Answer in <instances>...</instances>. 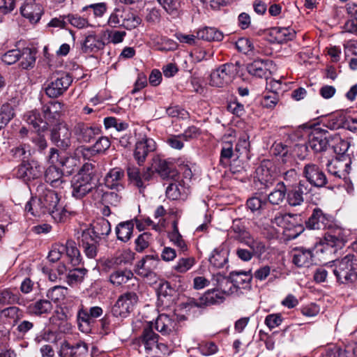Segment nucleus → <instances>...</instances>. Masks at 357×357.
I'll use <instances>...</instances> for the list:
<instances>
[{"instance_id":"5","label":"nucleus","mask_w":357,"mask_h":357,"mask_svg":"<svg viewBox=\"0 0 357 357\" xmlns=\"http://www.w3.org/2000/svg\"><path fill=\"white\" fill-rule=\"evenodd\" d=\"M159 335L156 334L151 327L147 326L144 328L140 337L141 344L143 347L146 357H160V354L167 351L165 344L158 343Z\"/></svg>"},{"instance_id":"50","label":"nucleus","mask_w":357,"mask_h":357,"mask_svg":"<svg viewBox=\"0 0 357 357\" xmlns=\"http://www.w3.org/2000/svg\"><path fill=\"white\" fill-rule=\"evenodd\" d=\"M328 144L326 137L317 136L315 134L310 135L306 149H311L314 152H321L326 150Z\"/></svg>"},{"instance_id":"10","label":"nucleus","mask_w":357,"mask_h":357,"mask_svg":"<svg viewBox=\"0 0 357 357\" xmlns=\"http://www.w3.org/2000/svg\"><path fill=\"white\" fill-rule=\"evenodd\" d=\"M303 175L307 181L317 188L326 187L328 184L327 177L322 169L312 162L305 164L303 169Z\"/></svg>"},{"instance_id":"19","label":"nucleus","mask_w":357,"mask_h":357,"mask_svg":"<svg viewBox=\"0 0 357 357\" xmlns=\"http://www.w3.org/2000/svg\"><path fill=\"white\" fill-rule=\"evenodd\" d=\"M160 259L158 255H146L135 266L137 275L146 278L155 276L154 271L157 268Z\"/></svg>"},{"instance_id":"17","label":"nucleus","mask_w":357,"mask_h":357,"mask_svg":"<svg viewBox=\"0 0 357 357\" xmlns=\"http://www.w3.org/2000/svg\"><path fill=\"white\" fill-rule=\"evenodd\" d=\"M73 132L79 143H89L100 134V129L96 126L79 122L74 126Z\"/></svg>"},{"instance_id":"48","label":"nucleus","mask_w":357,"mask_h":357,"mask_svg":"<svg viewBox=\"0 0 357 357\" xmlns=\"http://www.w3.org/2000/svg\"><path fill=\"white\" fill-rule=\"evenodd\" d=\"M10 155L12 160L21 161L22 162L28 161L31 153L29 146L26 144H20L10 150Z\"/></svg>"},{"instance_id":"55","label":"nucleus","mask_w":357,"mask_h":357,"mask_svg":"<svg viewBox=\"0 0 357 357\" xmlns=\"http://www.w3.org/2000/svg\"><path fill=\"white\" fill-rule=\"evenodd\" d=\"M14 115V108L10 103L2 105L0 108V130L8 123Z\"/></svg>"},{"instance_id":"1","label":"nucleus","mask_w":357,"mask_h":357,"mask_svg":"<svg viewBox=\"0 0 357 357\" xmlns=\"http://www.w3.org/2000/svg\"><path fill=\"white\" fill-rule=\"evenodd\" d=\"M60 197L55 191L46 189L38 198L43 215L48 213L56 222H64L70 215H75V211H69L59 204Z\"/></svg>"},{"instance_id":"51","label":"nucleus","mask_w":357,"mask_h":357,"mask_svg":"<svg viewBox=\"0 0 357 357\" xmlns=\"http://www.w3.org/2000/svg\"><path fill=\"white\" fill-rule=\"evenodd\" d=\"M172 228V231L168 234L170 241L177 246L181 251L185 252L188 250V246L181 234L179 233L176 221L173 222Z\"/></svg>"},{"instance_id":"43","label":"nucleus","mask_w":357,"mask_h":357,"mask_svg":"<svg viewBox=\"0 0 357 357\" xmlns=\"http://www.w3.org/2000/svg\"><path fill=\"white\" fill-rule=\"evenodd\" d=\"M259 243L261 244V250L256 251L253 247L248 246L251 250H248L244 248H238L236 250V255L237 257L243 261H250L254 256L257 257H261L264 253H265L266 248L265 244L259 241Z\"/></svg>"},{"instance_id":"3","label":"nucleus","mask_w":357,"mask_h":357,"mask_svg":"<svg viewBox=\"0 0 357 357\" xmlns=\"http://www.w3.org/2000/svg\"><path fill=\"white\" fill-rule=\"evenodd\" d=\"M95 174L91 164L86 163L71 180V194L76 199H82L95 188Z\"/></svg>"},{"instance_id":"7","label":"nucleus","mask_w":357,"mask_h":357,"mask_svg":"<svg viewBox=\"0 0 357 357\" xmlns=\"http://www.w3.org/2000/svg\"><path fill=\"white\" fill-rule=\"evenodd\" d=\"M73 82L72 76L66 72L54 74L47 84L45 91L50 98H55L63 95Z\"/></svg>"},{"instance_id":"29","label":"nucleus","mask_w":357,"mask_h":357,"mask_svg":"<svg viewBox=\"0 0 357 357\" xmlns=\"http://www.w3.org/2000/svg\"><path fill=\"white\" fill-rule=\"evenodd\" d=\"M152 168L164 179L175 175L173 165L159 156L153 157Z\"/></svg>"},{"instance_id":"25","label":"nucleus","mask_w":357,"mask_h":357,"mask_svg":"<svg viewBox=\"0 0 357 357\" xmlns=\"http://www.w3.org/2000/svg\"><path fill=\"white\" fill-rule=\"evenodd\" d=\"M20 13L23 17L28 19L31 23L36 24L39 22L43 10L41 6L33 1L26 2L20 8Z\"/></svg>"},{"instance_id":"14","label":"nucleus","mask_w":357,"mask_h":357,"mask_svg":"<svg viewBox=\"0 0 357 357\" xmlns=\"http://www.w3.org/2000/svg\"><path fill=\"white\" fill-rule=\"evenodd\" d=\"M72 132L66 124H59L51 130L50 139L57 147L66 150L71 145Z\"/></svg>"},{"instance_id":"44","label":"nucleus","mask_w":357,"mask_h":357,"mask_svg":"<svg viewBox=\"0 0 357 357\" xmlns=\"http://www.w3.org/2000/svg\"><path fill=\"white\" fill-rule=\"evenodd\" d=\"M127 174L130 183L139 189V192H142L145 189L146 185L142 181V172L139 169L133 165L128 166Z\"/></svg>"},{"instance_id":"40","label":"nucleus","mask_w":357,"mask_h":357,"mask_svg":"<svg viewBox=\"0 0 357 357\" xmlns=\"http://www.w3.org/2000/svg\"><path fill=\"white\" fill-rule=\"evenodd\" d=\"M225 296L221 293L219 289L208 290L201 298L200 304L205 305H211L220 304L223 303Z\"/></svg>"},{"instance_id":"32","label":"nucleus","mask_w":357,"mask_h":357,"mask_svg":"<svg viewBox=\"0 0 357 357\" xmlns=\"http://www.w3.org/2000/svg\"><path fill=\"white\" fill-rule=\"evenodd\" d=\"M134 226V220L119 223L115 228L117 239L124 243L128 242L132 235Z\"/></svg>"},{"instance_id":"59","label":"nucleus","mask_w":357,"mask_h":357,"mask_svg":"<svg viewBox=\"0 0 357 357\" xmlns=\"http://www.w3.org/2000/svg\"><path fill=\"white\" fill-rule=\"evenodd\" d=\"M291 218L292 215L290 213L277 212L274 218L271 220V222L273 227L278 226L281 228L287 229L288 228Z\"/></svg>"},{"instance_id":"37","label":"nucleus","mask_w":357,"mask_h":357,"mask_svg":"<svg viewBox=\"0 0 357 357\" xmlns=\"http://www.w3.org/2000/svg\"><path fill=\"white\" fill-rule=\"evenodd\" d=\"M228 251L223 248L214 249L209 258L210 264L215 268H223L228 262Z\"/></svg>"},{"instance_id":"60","label":"nucleus","mask_w":357,"mask_h":357,"mask_svg":"<svg viewBox=\"0 0 357 357\" xmlns=\"http://www.w3.org/2000/svg\"><path fill=\"white\" fill-rule=\"evenodd\" d=\"M126 10L123 7H117L111 13L108 19V24L112 27H117L121 25L124 18Z\"/></svg>"},{"instance_id":"15","label":"nucleus","mask_w":357,"mask_h":357,"mask_svg":"<svg viewBox=\"0 0 357 357\" xmlns=\"http://www.w3.org/2000/svg\"><path fill=\"white\" fill-rule=\"evenodd\" d=\"M65 105L58 100L50 101L42 107L45 119L43 127L57 123L64 112Z\"/></svg>"},{"instance_id":"63","label":"nucleus","mask_w":357,"mask_h":357,"mask_svg":"<svg viewBox=\"0 0 357 357\" xmlns=\"http://www.w3.org/2000/svg\"><path fill=\"white\" fill-rule=\"evenodd\" d=\"M249 137L244 134L239 137L236 145L235 151L236 153L237 158H238L242 155H248L249 152Z\"/></svg>"},{"instance_id":"22","label":"nucleus","mask_w":357,"mask_h":357,"mask_svg":"<svg viewBox=\"0 0 357 357\" xmlns=\"http://www.w3.org/2000/svg\"><path fill=\"white\" fill-rule=\"evenodd\" d=\"M110 144L111 143L108 137H101L96 141L93 146H81L77 149V151L78 154L82 153L85 159H89L90 157L96 153L105 152L109 148Z\"/></svg>"},{"instance_id":"62","label":"nucleus","mask_w":357,"mask_h":357,"mask_svg":"<svg viewBox=\"0 0 357 357\" xmlns=\"http://www.w3.org/2000/svg\"><path fill=\"white\" fill-rule=\"evenodd\" d=\"M234 155L232 144L226 142L223 144L220 152V163L224 167L229 165L230 159Z\"/></svg>"},{"instance_id":"38","label":"nucleus","mask_w":357,"mask_h":357,"mask_svg":"<svg viewBox=\"0 0 357 357\" xmlns=\"http://www.w3.org/2000/svg\"><path fill=\"white\" fill-rule=\"evenodd\" d=\"M248 73L252 76L267 79L270 71L268 69L266 63L262 60H255L247 66Z\"/></svg>"},{"instance_id":"4","label":"nucleus","mask_w":357,"mask_h":357,"mask_svg":"<svg viewBox=\"0 0 357 357\" xmlns=\"http://www.w3.org/2000/svg\"><path fill=\"white\" fill-rule=\"evenodd\" d=\"M240 63H227L221 65L210 75L209 84L215 87H224L232 82L239 71Z\"/></svg>"},{"instance_id":"53","label":"nucleus","mask_w":357,"mask_h":357,"mask_svg":"<svg viewBox=\"0 0 357 357\" xmlns=\"http://www.w3.org/2000/svg\"><path fill=\"white\" fill-rule=\"evenodd\" d=\"M22 59L20 66L22 69L32 68L36 63V51L31 48H24L21 52Z\"/></svg>"},{"instance_id":"31","label":"nucleus","mask_w":357,"mask_h":357,"mask_svg":"<svg viewBox=\"0 0 357 357\" xmlns=\"http://www.w3.org/2000/svg\"><path fill=\"white\" fill-rule=\"evenodd\" d=\"M11 304L26 306L28 304V301L20 294L14 293L8 289L0 291V305Z\"/></svg>"},{"instance_id":"18","label":"nucleus","mask_w":357,"mask_h":357,"mask_svg":"<svg viewBox=\"0 0 357 357\" xmlns=\"http://www.w3.org/2000/svg\"><path fill=\"white\" fill-rule=\"evenodd\" d=\"M155 327L162 335H169L177 331L178 322L175 315L161 314L155 320Z\"/></svg>"},{"instance_id":"35","label":"nucleus","mask_w":357,"mask_h":357,"mask_svg":"<svg viewBox=\"0 0 357 357\" xmlns=\"http://www.w3.org/2000/svg\"><path fill=\"white\" fill-rule=\"evenodd\" d=\"M327 357H356L357 356V345L349 344L344 349L334 346L327 351Z\"/></svg>"},{"instance_id":"41","label":"nucleus","mask_w":357,"mask_h":357,"mask_svg":"<svg viewBox=\"0 0 357 357\" xmlns=\"http://www.w3.org/2000/svg\"><path fill=\"white\" fill-rule=\"evenodd\" d=\"M325 235L326 245L332 248H341L344 245V238L342 234V229L339 227H334Z\"/></svg>"},{"instance_id":"54","label":"nucleus","mask_w":357,"mask_h":357,"mask_svg":"<svg viewBox=\"0 0 357 357\" xmlns=\"http://www.w3.org/2000/svg\"><path fill=\"white\" fill-rule=\"evenodd\" d=\"M86 273L87 270L84 268H77L70 270L66 275V281L70 286L81 283Z\"/></svg>"},{"instance_id":"24","label":"nucleus","mask_w":357,"mask_h":357,"mask_svg":"<svg viewBox=\"0 0 357 357\" xmlns=\"http://www.w3.org/2000/svg\"><path fill=\"white\" fill-rule=\"evenodd\" d=\"M45 179L54 188H63L66 184L63 171L55 165H50L45 172Z\"/></svg>"},{"instance_id":"52","label":"nucleus","mask_w":357,"mask_h":357,"mask_svg":"<svg viewBox=\"0 0 357 357\" xmlns=\"http://www.w3.org/2000/svg\"><path fill=\"white\" fill-rule=\"evenodd\" d=\"M165 192L167 197L172 200L185 199L186 197L183 186L176 183H170Z\"/></svg>"},{"instance_id":"39","label":"nucleus","mask_w":357,"mask_h":357,"mask_svg":"<svg viewBox=\"0 0 357 357\" xmlns=\"http://www.w3.org/2000/svg\"><path fill=\"white\" fill-rule=\"evenodd\" d=\"M24 317L23 311L16 306H10L0 310V322L5 319H13V326L17 324Z\"/></svg>"},{"instance_id":"9","label":"nucleus","mask_w":357,"mask_h":357,"mask_svg":"<svg viewBox=\"0 0 357 357\" xmlns=\"http://www.w3.org/2000/svg\"><path fill=\"white\" fill-rule=\"evenodd\" d=\"M109 282L115 287L126 284L128 289L139 290V281L132 271L128 268L118 269L109 275Z\"/></svg>"},{"instance_id":"46","label":"nucleus","mask_w":357,"mask_h":357,"mask_svg":"<svg viewBox=\"0 0 357 357\" xmlns=\"http://www.w3.org/2000/svg\"><path fill=\"white\" fill-rule=\"evenodd\" d=\"M90 229L95 234L96 238L100 240L102 236L109 235L111 231V225L107 220L100 218L95 222Z\"/></svg>"},{"instance_id":"2","label":"nucleus","mask_w":357,"mask_h":357,"mask_svg":"<svg viewBox=\"0 0 357 357\" xmlns=\"http://www.w3.org/2000/svg\"><path fill=\"white\" fill-rule=\"evenodd\" d=\"M333 275L340 284H350L357 282V256L349 253L333 261Z\"/></svg>"},{"instance_id":"47","label":"nucleus","mask_w":357,"mask_h":357,"mask_svg":"<svg viewBox=\"0 0 357 357\" xmlns=\"http://www.w3.org/2000/svg\"><path fill=\"white\" fill-rule=\"evenodd\" d=\"M268 205L266 198H261L257 195V194L249 198L246 202V206L248 209L253 213L260 214Z\"/></svg>"},{"instance_id":"12","label":"nucleus","mask_w":357,"mask_h":357,"mask_svg":"<svg viewBox=\"0 0 357 357\" xmlns=\"http://www.w3.org/2000/svg\"><path fill=\"white\" fill-rule=\"evenodd\" d=\"M231 237L245 244L247 246L253 247L256 251L261 250L259 240L255 239L249 231H246L239 221H234L229 231Z\"/></svg>"},{"instance_id":"8","label":"nucleus","mask_w":357,"mask_h":357,"mask_svg":"<svg viewBox=\"0 0 357 357\" xmlns=\"http://www.w3.org/2000/svg\"><path fill=\"white\" fill-rule=\"evenodd\" d=\"M306 227L310 229H333L335 227L334 218L322 209L315 207L305 222Z\"/></svg>"},{"instance_id":"45","label":"nucleus","mask_w":357,"mask_h":357,"mask_svg":"<svg viewBox=\"0 0 357 357\" xmlns=\"http://www.w3.org/2000/svg\"><path fill=\"white\" fill-rule=\"evenodd\" d=\"M64 251H66L70 263L73 266L79 265L81 263L82 257L75 242L73 240H68L66 245H64Z\"/></svg>"},{"instance_id":"11","label":"nucleus","mask_w":357,"mask_h":357,"mask_svg":"<svg viewBox=\"0 0 357 357\" xmlns=\"http://www.w3.org/2000/svg\"><path fill=\"white\" fill-rule=\"evenodd\" d=\"M156 149L155 142L152 138L144 136L136 142L133 157L139 165H142L149 155L153 153Z\"/></svg>"},{"instance_id":"27","label":"nucleus","mask_w":357,"mask_h":357,"mask_svg":"<svg viewBox=\"0 0 357 357\" xmlns=\"http://www.w3.org/2000/svg\"><path fill=\"white\" fill-rule=\"evenodd\" d=\"M292 262L298 267L309 266L312 262V251L303 247L296 248L292 251Z\"/></svg>"},{"instance_id":"36","label":"nucleus","mask_w":357,"mask_h":357,"mask_svg":"<svg viewBox=\"0 0 357 357\" xmlns=\"http://www.w3.org/2000/svg\"><path fill=\"white\" fill-rule=\"evenodd\" d=\"M103 314V310L99 306H93L88 310L82 305L78 310L77 319L82 321H87L89 320L92 322V319L101 317Z\"/></svg>"},{"instance_id":"42","label":"nucleus","mask_w":357,"mask_h":357,"mask_svg":"<svg viewBox=\"0 0 357 357\" xmlns=\"http://www.w3.org/2000/svg\"><path fill=\"white\" fill-rule=\"evenodd\" d=\"M345 123V115L342 113H335L325 118L322 121L323 126L334 130L344 128Z\"/></svg>"},{"instance_id":"64","label":"nucleus","mask_w":357,"mask_h":357,"mask_svg":"<svg viewBox=\"0 0 357 357\" xmlns=\"http://www.w3.org/2000/svg\"><path fill=\"white\" fill-rule=\"evenodd\" d=\"M195 263L193 257H182L174 265V269L180 273H183L190 270Z\"/></svg>"},{"instance_id":"34","label":"nucleus","mask_w":357,"mask_h":357,"mask_svg":"<svg viewBox=\"0 0 357 357\" xmlns=\"http://www.w3.org/2000/svg\"><path fill=\"white\" fill-rule=\"evenodd\" d=\"M198 39L206 41H222L224 38V34L222 31L215 27H204L197 32Z\"/></svg>"},{"instance_id":"49","label":"nucleus","mask_w":357,"mask_h":357,"mask_svg":"<svg viewBox=\"0 0 357 357\" xmlns=\"http://www.w3.org/2000/svg\"><path fill=\"white\" fill-rule=\"evenodd\" d=\"M333 139L335 141V144L333 145L334 152L340 155L338 158L340 159L348 161V159L350 158L345 153L350 146L349 142L342 139L339 135H335Z\"/></svg>"},{"instance_id":"58","label":"nucleus","mask_w":357,"mask_h":357,"mask_svg":"<svg viewBox=\"0 0 357 357\" xmlns=\"http://www.w3.org/2000/svg\"><path fill=\"white\" fill-rule=\"evenodd\" d=\"M141 22L142 20L139 16L135 15L129 10H126L124 18L123 20V23H121V25L127 29L131 30L132 29L136 28L138 25H139Z\"/></svg>"},{"instance_id":"57","label":"nucleus","mask_w":357,"mask_h":357,"mask_svg":"<svg viewBox=\"0 0 357 357\" xmlns=\"http://www.w3.org/2000/svg\"><path fill=\"white\" fill-rule=\"evenodd\" d=\"M26 121L29 125H31L36 131L47 128V127H43L45 121L40 117V114L36 111L29 112L26 115Z\"/></svg>"},{"instance_id":"21","label":"nucleus","mask_w":357,"mask_h":357,"mask_svg":"<svg viewBox=\"0 0 357 357\" xmlns=\"http://www.w3.org/2000/svg\"><path fill=\"white\" fill-rule=\"evenodd\" d=\"M252 275L251 271H232L229 273V279L233 283V289L238 294L241 289H250L251 288V280Z\"/></svg>"},{"instance_id":"28","label":"nucleus","mask_w":357,"mask_h":357,"mask_svg":"<svg viewBox=\"0 0 357 357\" xmlns=\"http://www.w3.org/2000/svg\"><path fill=\"white\" fill-rule=\"evenodd\" d=\"M105 44L103 40L96 35L90 34L85 37L81 43V50L83 53L91 54L102 50Z\"/></svg>"},{"instance_id":"30","label":"nucleus","mask_w":357,"mask_h":357,"mask_svg":"<svg viewBox=\"0 0 357 357\" xmlns=\"http://www.w3.org/2000/svg\"><path fill=\"white\" fill-rule=\"evenodd\" d=\"M269 34L273 37V42L282 44L293 40L296 33L289 27H273Z\"/></svg>"},{"instance_id":"56","label":"nucleus","mask_w":357,"mask_h":357,"mask_svg":"<svg viewBox=\"0 0 357 357\" xmlns=\"http://www.w3.org/2000/svg\"><path fill=\"white\" fill-rule=\"evenodd\" d=\"M68 292V288L63 286H54L50 288L47 291L46 296L47 299L54 303L62 301L65 298Z\"/></svg>"},{"instance_id":"61","label":"nucleus","mask_w":357,"mask_h":357,"mask_svg":"<svg viewBox=\"0 0 357 357\" xmlns=\"http://www.w3.org/2000/svg\"><path fill=\"white\" fill-rule=\"evenodd\" d=\"M78 241L80 246L98 243L100 241L90 228L82 231L81 236L78 237Z\"/></svg>"},{"instance_id":"23","label":"nucleus","mask_w":357,"mask_h":357,"mask_svg":"<svg viewBox=\"0 0 357 357\" xmlns=\"http://www.w3.org/2000/svg\"><path fill=\"white\" fill-rule=\"evenodd\" d=\"M124 177V171L119 167H115L109 170L105 178V185L111 189L121 192L124 189L122 183Z\"/></svg>"},{"instance_id":"26","label":"nucleus","mask_w":357,"mask_h":357,"mask_svg":"<svg viewBox=\"0 0 357 357\" xmlns=\"http://www.w3.org/2000/svg\"><path fill=\"white\" fill-rule=\"evenodd\" d=\"M26 312L30 315L41 317L50 314L53 305L48 299H39L26 305Z\"/></svg>"},{"instance_id":"6","label":"nucleus","mask_w":357,"mask_h":357,"mask_svg":"<svg viewBox=\"0 0 357 357\" xmlns=\"http://www.w3.org/2000/svg\"><path fill=\"white\" fill-rule=\"evenodd\" d=\"M138 291L130 289L119 296L112 309L114 316L126 317L133 311L139 301Z\"/></svg>"},{"instance_id":"13","label":"nucleus","mask_w":357,"mask_h":357,"mask_svg":"<svg viewBox=\"0 0 357 357\" xmlns=\"http://www.w3.org/2000/svg\"><path fill=\"white\" fill-rule=\"evenodd\" d=\"M311 188L303 181H300L297 184L293 185L290 188H287L286 199L291 206H301L304 202V195L309 193Z\"/></svg>"},{"instance_id":"33","label":"nucleus","mask_w":357,"mask_h":357,"mask_svg":"<svg viewBox=\"0 0 357 357\" xmlns=\"http://www.w3.org/2000/svg\"><path fill=\"white\" fill-rule=\"evenodd\" d=\"M287 186L282 181L278 182L273 191L267 196L266 201L272 205H280L286 199Z\"/></svg>"},{"instance_id":"20","label":"nucleus","mask_w":357,"mask_h":357,"mask_svg":"<svg viewBox=\"0 0 357 357\" xmlns=\"http://www.w3.org/2000/svg\"><path fill=\"white\" fill-rule=\"evenodd\" d=\"M88 345L84 341L79 340L71 344L68 341L61 343L59 355L60 357H79L88 352Z\"/></svg>"},{"instance_id":"16","label":"nucleus","mask_w":357,"mask_h":357,"mask_svg":"<svg viewBox=\"0 0 357 357\" xmlns=\"http://www.w3.org/2000/svg\"><path fill=\"white\" fill-rule=\"evenodd\" d=\"M14 172L17 178L27 182L40 177L42 174V168L36 162L26 161L21 162Z\"/></svg>"}]
</instances>
